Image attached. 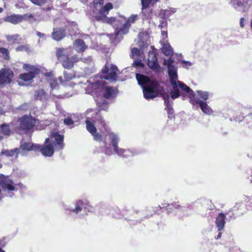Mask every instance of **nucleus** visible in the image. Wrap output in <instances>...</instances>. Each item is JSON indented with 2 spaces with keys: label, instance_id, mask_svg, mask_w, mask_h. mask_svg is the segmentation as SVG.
<instances>
[{
  "label": "nucleus",
  "instance_id": "c9c22d12",
  "mask_svg": "<svg viewBox=\"0 0 252 252\" xmlns=\"http://www.w3.org/2000/svg\"><path fill=\"white\" fill-rule=\"evenodd\" d=\"M142 9L147 8L152 2V0H141Z\"/></svg>",
  "mask_w": 252,
  "mask_h": 252
},
{
  "label": "nucleus",
  "instance_id": "f03ea898",
  "mask_svg": "<svg viewBox=\"0 0 252 252\" xmlns=\"http://www.w3.org/2000/svg\"><path fill=\"white\" fill-rule=\"evenodd\" d=\"M104 0H97L94 2L95 9L93 10V16L94 18L103 23L112 24L115 22L116 19L114 17H108L109 11L113 8L111 3H107L104 7L101 6L103 4Z\"/></svg>",
  "mask_w": 252,
  "mask_h": 252
},
{
  "label": "nucleus",
  "instance_id": "603ef678",
  "mask_svg": "<svg viewBox=\"0 0 252 252\" xmlns=\"http://www.w3.org/2000/svg\"><path fill=\"white\" fill-rule=\"evenodd\" d=\"M27 106H28V105H27V104H24V105H22V106H20V107H19V108L20 109H25V108L26 109V107H27Z\"/></svg>",
  "mask_w": 252,
  "mask_h": 252
},
{
  "label": "nucleus",
  "instance_id": "58836bf2",
  "mask_svg": "<svg viewBox=\"0 0 252 252\" xmlns=\"http://www.w3.org/2000/svg\"><path fill=\"white\" fill-rule=\"evenodd\" d=\"M139 36V41L138 42L137 44L141 48H144L147 46V44L144 41L142 40V39H140V34H138Z\"/></svg>",
  "mask_w": 252,
  "mask_h": 252
},
{
  "label": "nucleus",
  "instance_id": "de8ad7c7",
  "mask_svg": "<svg viewBox=\"0 0 252 252\" xmlns=\"http://www.w3.org/2000/svg\"><path fill=\"white\" fill-rule=\"evenodd\" d=\"M96 84L98 85H102L104 86L105 85V82L102 80H99L96 81Z\"/></svg>",
  "mask_w": 252,
  "mask_h": 252
},
{
  "label": "nucleus",
  "instance_id": "c756f323",
  "mask_svg": "<svg viewBox=\"0 0 252 252\" xmlns=\"http://www.w3.org/2000/svg\"><path fill=\"white\" fill-rule=\"evenodd\" d=\"M199 96L203 101L207 100L209 98V94L207 92H204L201 91H197Z\"/></svg>",
  "mask_w": 252,
  "mask_h": 252
},
{
  "label": "nucleus",
  "instance_id": "680f3d73",
  "mask_svg": "<svg viewBox=\"0 0 252 252\" xmlns=\"http://www.w3.org/2000/svg\"><path fill=\"white\" fill-rule=\"evenodd\" d=\"M1 165L0 164V168L1 167Z\"/></svg>",
  "mask_w": 252,
  "mask_h": 252
},
{
  "label": "nucleus",
  "instance_id": "09e8293b",
  "mask_svg": "<svg viewBox=\"0 0 252 252\" xmlns=\"http://www.w3.org/2000/svg\"><path fill=\"white\" fill-rule=\"evenodd\" d=\"M182 63H183L186 64V65H189V66H191L192 65V63L190 62L186 61H182Z\"/></svg>",
  "mask_w": 252,
  "mask_h": 252
},
{
  "label": "nucleus",
  "instance_id": "79ce46f5",
  "mask_svg": "<svg viewBox=\"0 0 252 252\" xmlns=\"http://www.w3.org/2000/svg\"><path fill=\"white\" fill-rule=\"evenodd\" d=\"M92 135L93 136L94 139L95 141H101L102 139L101 135L99 133H97L96 132H94L93 134H92Z\"/></svg>",
  "mask_w": 252,
  "mask_h": 252
},
{
  "label": "nucleus",
  "instance_id": "9d476101",
  "mask_svg": "<svg viewBox=\"0 0 252 252\" xmlns=\"http://www.w3.org/2000/svg\"><path fill=\"white\" fill-rule=\"evenodd\" d=\"M13 77V73L9 69H1L0 70V86L9 84Z\"/></svg>",
  "mask_w": 252,
  "mask_h": 252
},
{
  "label": "nucleus",
  "instance_id": "e433bc0d",
  "mask_svg": "<svg viewBox=\"0 0 252 252\" xmlns=\"http://www.w3.org/2000/svg\"><path fill=\"white\" fill-rule=\"evenodd\" d=\"M35 5L41 6L45 3L46 0H30Z\"/></svg>",
  "mask_w": 252,
  "mask_h": 252
},
{
  "label": "nucleus",
  "instance_id": "4be33fe9",
  "mask_svg": "<svg viewBox=\"0 0 252 252\" xmlns=\"http://www.w3.org/2000/svg\"><path fill=\"white\" fill-rule=\"evenodd\" d=\"M10 134V130L8 125L4 124L0 126V140H2L3 135L8 136Z\"/></svg>",
  "mask_w": 252,
  "mask_h": 252
},
{
  "label": "nucleus",
  "instance_id": "dca6fc26",
  "mask_svg": "<svg viewBox=\"0 0 252 252\" xmlns=\"http://www.w3.org/2000/svg\"><path fill=\"white\" fill-rule=\"evenodd\" d=\"M102 72L104 74V75L101 76L102 79L109 80L110 81H115L116 80L117 74L116 71H110L109 72L108 67L106 65L104 68L102 69Z\"/></svg>",
  "mask_w": 252,
  "mask_h": 252
},
{
  "label": "nucleus",
  "instance_id": "4468645a",
  "mask_svg": "<svg viewBox=\"0 0 252 252\" xmlns=\"http://www.w3.org/2000/svg\"><path fill=\"white\" fill-rule=\"evenodd\" d=\"M65 36V30L63 28H55L52 33V38L56 41L62 40Z\"/></svg>",
  "mask_w": 252,
  "mask_h": 252
},
{
  "label": "nucleus",
  "instance_id": "864d4df0",
  "mask_svg": "<svg viewBox=\"0 0 252 252\" xmlns=\"http://www.w3.org/2000/svg\"><path fill=\"white\" fill-rule=\"evenodd\" d=\"M161 34H162V35H163V36L164 35H165V37H167V32L163 31V32H162Z\"/></svg>",
  "mask_w": 252,
  "mask_h": 252
},
{
  "label": "nucleus",
  "instance_id": "ddd939ff",
  "mask_svg": "<svg viewBox=\"0 0 252 252\" xmlns=\"http://www.w3.org/2000/svg\"><path fill=\"white\" fill-rule=\"evenodd\" d=\"M39 71V70L36 67H31L30 72L20 74V78L25 81H30L35 77V75L37 74Z\"/></svg>",
  "mask_w": 252,
  "mask_h": 252
},
{
  "label": "nucleus",
  "instance_id": "1a4fd4ad",
  "mask_svg": "<svg viewBox=\"0 0 252 252\" xmlns=\"http://www.w3.org/2000/svg\"><path fill=\"white\" fill-rule=\"evenodd\" d=\"M137 20V15H132L127 19L126 22L123 25V26L119 29L117 28L116 31L117 35L125 34L128 32L131 24L134 23Z\"/></svg>",
  "mask_w": 252,
  "mask_h": 252
},
{
  "label": "nucleus",
  "instance_id": "5701e85b",
  "mask_svg": "<svg viewBox=\"0 0 252 252\" xmlns=\"http://www.w3.org/2000/svg\"><path fill=\"white\" fill-rule=\"evenodd\" d=\"M116 91L113 87H107L105 89L103 96L106 99L113 97L115 95Z\"/></svg>",
  "mask_w": 252,
  "mask_h": 252
},
{
  "label": "nucleus",
  "instance_id": "bb28decb",
  "mask_svg": "<svg viewBox=\"0 0 252 252\" xmlns=\"http://www.w3.org/2000/svg\"><path fill=\"white\" fill-rule=\"evenodd\" d=\"M2 153L6 156L14 157L15 158H17L18 154H20V150L19 148H15L13 150H5L2 152Z\"/></svg>",
  "mask_w": 252,
  "mask_h": 252
},
{
  "label": "nucleus",
  "instance_id": "ea45409f",
  "mask_svg": "<svg viewBox=\"0 0 252 252\" xmlns=\"http://www.w3.org/2000/svg\"><path fill=\"white\" fill-rule=\"evenodd\" d=\"M80 60L83 62L86 63H90L92 61V59L91 56H88L87 57H84L82 58L79 59V60Z\"/></svg>",
  "mask_w": 252,
  "mask_h": 252
},
{
  "label": "nucleus",
  "instance_id": "a19ab883",
  "mask_svg": "<svg viewBox=\"0 0 252 252\" xmlns=\"http://www.w3.org/2000/svg\"><path fill=\"white\" fill-rule=\"evenodd\" d=\"M231 3H232V6H233L234 8L237 10H240L238 9V7H241L243 6V3L240 0L237 1L236 4H233L232 1H231Z\"/></svg>",
  "mask_w": 252,
  "mask_h": 252
},
{
  "label": "nucleus",
  "instance_id": "7ed1b4c3",
  "mask_svg": "<svg viewBox=\"0 0 252 252\" xmlns=\"http://www.w3.org/2000/svg\"><path fill=\"white\" fill-rule=\"evenodd\" d=\"M63 136L58 133H52L50 138H46L45 143L48 144L40 149L41 153L46 157H51L54 153V146L57 150H61L64 147Z\"/></svg>",
  "mask_w": 252,
  "mask_h": 252
},
{
  "label": "nucleus",
  "instance_id": "6e6552de",
  "mask_svg": "<svg viewBox=\"0 0 252 252\" xmlns=\"http://www.w3.org/2000/svg\"><path fill=\"white\" fill-rule=\"evenodd\" d=\"M38 123V120L24 116L21 119L20 127L23 129H30Z\"/></svg>",
  "mask_w": 252,
  "mask_h": 252
},
{
  "label": "nucleus",
  "instance_id": "f257e3e1",
  "mask_svg": "<svg viewBox=\"0 0 252 252\" xmlns=\"http://www.w3.org/2000/svg\"><path fill=\"white\" fill-rule=\"evenodd\" d=\"M136 78L138 84L142 87L144 97L147 99H151L158 96L159 94L162 97L165 109L168 111H172L171 105L169 102V95L165 92L164 88L159 85L156 81L152 80L146 76L137 73Z\"/></svg>",
  "mask_w": 252,
  "mask_h": 252
},
{
  "label": "nucleus",
  "instance_id": "5fc2aeb1",
  "mask_svg": "<svg viewBox=\"0 0 252 252\" xmlns=\"http://www.w3.org/2000/svg\"><path fill=\"white\" fill-rule=\"evenodd\" d=\"M59 80L60 81V83L63 84H64V82L63 80L62 77L60 76L59 78Z\"/></svg>",
  "mask_w": 252,
  "mask_h": 252
},
{
  "label": "nucleus",
  "instance_id": "f704fd0d",
  "mask_svg": "<svg viewBox=\"0 0 252 252\" xmlns=\"http://www.w3.org/2000/svg\"><path fill=\"white\" fill-rule=\"evenodd\" d=\"M16 51H25L27 52H30V50L28 45H20L18 46L16 49Z\"/></svg>",
  "mask_w": 252,
  "mask_h": 252
},
{
  "label": "nucleus",
  "instance_id": "13d9d810",
  "mask_svg": "<svg viewBox=\"0 0 252 252\" xmlns=\"http://www.w3.org/2000/svg\"><path fill=\"white\" fill-rule=\"evenodd\" d=\"M3 11V9L2 8L0 7V13H1Z\"/></svg>",
  "mask_w": 252,
  "mask_h": 252
},
{
  "label": "nucleus",
  "instance_id": "2f4dec72",
  "mask_svg": "<svg viewBox=\"0 0 252 252\" xmlns=\"http://www.w3.org/2000/svg\"><path fill=\"white\" fill-rule=\"evenodd\" d=\"M97 104L100 108V110H107L108 109V103L105 100H103L100 101H97Z\"/></svg>",
  "mask_w": 252,
  "mask_h": 252
},
{
  "label": "nucleus",
  "instance_id": "3c124183",
  "mask_svg": "<svg viewBox=\"0 0 252 252\" xmlns=\"http://www.w3.org/2000/svg\"><path fill=\"white\" fill-rule=\"evenodd\" d=\"M244 18H241V19H240V26L241 27H243L244 26Z\"/></svg>",
  "mask_w": 252,
  "mask_h": 252
},
{
  "label": "nucleus",
  "instance_id": "49530a36",
  "mask_svg": "<svg viewBox=\"0 0 252 252\" xmlns=\"http://www.w3.org/2000/svg\"><path fill=\"white\" fill-rule=\"evenodd\" d=\"M36 34L39 38H43L44 39H46V36L44 33H41L39 32H36Z\"/></svg>",
  "mask_w": 252,
  "mask_h": 252
},
{
  "label": "nucleus",
  "instance_id": "4d7b16f0",
  "mask_svg": "<svg viewBox=\"0 0 252 252\" xmlns=\"http://www.w3.org/2000/svg\"><path fill=\"white\" fill-rule=\"evenodd\" d=\"M159 0H152V1H153L154 3H156L158 2Z\"/></svg>",
  "mask_w": 252,
  "mask_h": 252
},
{
  "label": "nucleus",
  "instance_id": "f3484780",
  "mask_svg": "<svg viewBox=\"0 0 252 252\" xmlns=\"http://www.w3.org/2000/svg\"><path fill=\"white\" fill-rule=\"evenodd\" d=\"M4 21L16 25L22 22V17L21 16V15L13 14L6 16L4 19Z\"/></svg>",
  "mask_w": 252,
  "mask_h": 252
},
{
  "label": "nucleus",
  "instance_id": "052dcab7",
  "mask_svg": "<svg viewBox=\"0 0 252 252\" xmlns=\"http://www.w3.org/2000/svg\"><path fill=\"white\" fill-rule=\"evenodd\" d=\"M251 28L252 29V20L251 23Z\"/></svg>",
  "mask_w": 252,
  "mask_h": 252
},
{
  "label": "nucleus",
  "instance_id": "7c9ffc66",
  "mask_svg": "<svg viewBox=\"0 0 252 252\" xmlns=\"http://www.w3.org/2000/svg\"><path fill=\"white\" fill-rule=\"evenodd\" d=\"M6 38L8 41H11L13 43H18L19 35L18 34H14L12 35H8L6 36Z\"/></svg>",
  "mask_w": 252,
  "mask_h": 252
},
{
  "label": "nucleus",
  "instance_id": "c85d7f7f",
  "mask_svg": "<svg viewBox=\"0 0 252 252\" xmlns=\"http://www.w3.org/2000/svg\"><path fill=\"white\" fill-rule=\"evenodd\" d=\"M22 17V21L24 20H28L30 23H33L35 21V19L33 18V16L32 14H25L21 15Z\"/></svg>",
  "mask_w": 252,
  "mask_h": 252
},
{
  "label": "nucleus",
  "instance_id": "6e6d98bb",
  "mask_svg": "<svg viewBox=\"0 0 252 252\" xmlns=\"http://www.w3.org/2000/svg\"><path fill=\"white\" fill-rule=\"evenodd\" d=\"M221 235H222V233L221 232H220L218 234V236H217V239H220L221 237Z\"/></svg>",
  "mask_w": 252,
  "mask_h": 252
},
{
  "label": "nucleus",
  "instance_id": "a18cd8bd",
  "mask_svg": "<svg viewBox=\"0 0 252 252\" xmlns=\"http://www.w3.org/2000/svg\"><path fill=\"white\" fill-rule=\"evenodd\" d=\"M63 122L65 125H68V126H69V125H72L74 124L73 121L70 118H67L64 119Z\"/></svg>",
  "mask_w": 252,
  "mask_h": 252
},
{
  "label": "nucleus",
  "instance_id": "4c0bfd02",
  "mask_svg": "<svg viewBox=\"0 0 252 252\" xmlns=\"http://www.w3.org/2000/svg\"><path fill=\"white\" fill-rule=\"evenodd\" d=\"M132 64L136 67H143L144 66V64L142 63L141 60H135Z\"/></svg>",
  "mask_w": 252,
  "mask_h": 252
},
{
  "label": "nucleus",
  "instance_id": "9b49d317",
  "mask_svg": "<svg viewBox=\"0 0 252 252\" xmlns=\"http://www.w3.org/2000/svg\"><path fill=\"white\" fill-rule=\"evenodd\" d=\"M46 76L49 77L48 82L51 87V94L57 97L58 94L56 93V92L59 88V84L58 83L57 80L55 79L52 72L47 73Z\"/></svg>",
  "mask_w": 252,
  "mask_h": 252
},
{
  "label": "nucleus",
  "instance_id": "a211bd4d",
  "mask_svg": "<svg viewBox=\"0 0 252 252\" xmlns=\"http://www.w3.org/2000/svg\"><path fill=\"white\" fill-rule=\"evenodd\" d=\"M70 48H59L57 51V57L59 61L67 60L69 55Z\"/></svg>",
  "mask_w": 252,
  "mask_h": 252
},
{
  "label": "nucleus",
  "instance_id": "0eeeda50",
  "mask_svg": "<svg viewBox=\"0 0 252 252\" xmlns=\"http://www.w3.org/2000/svg\"><path fill=\"white\" fill-rule=\"evenodd\" d=\"M190 102L194 108H197V105H199L202 112L206 115H211L213 112L212 108L208 106L206 102L199 98L190 97Z\"/></svg>",
  "mask_w": 252,
  "mask_h": 252
},
{
  "label": "nucleus",
  "instance_id": "39448f33",
  "mask_svg": "<svg viewBox=\"0 0 252 252\" xmlns=\"http://www.w3.org/2000/svg\"><path fill=\"white\" fill-rule=\"evenodd\" d=\"M173 63V61L171 59H168L164 61V64L167 66L168 74L172 89H176V80L178 79L177 68Z\"/></svg>",
  "mask_w": 252,
  "mask_h": 252
},
{
  "label": "nucleus",
  "instance_id": "423d86ee",
  "mask_svg": "<svg viewBox=\"0 0 252 252\" xmlns=\"http://www.w3.org/2000/svg\"><path fill=\"white\" fill-rule=\"evenodd\" d=\"M179 88L183 92L189 94V98L190 97L195 98L194 92L183 82L178 81H177V89H173V90L170 92L171 97L172 99H175L180 96V94L179 90Z\"/></svg>",
  "mask_w": 252,
  "mask_h": 252
},
{
  "label": "nucleus",
  "instance_id": "72a5a7b5",
  "mask_svg": "<svg viewBox=\"0 0 252 252\" xmlns=\"http://www.w3.org/2000/svg\"><path fill=\"white\" fill-rule=\"evenodd\" d=\"M141 51L137 48H133L131 50V56L133 59H136L140 56Z\"/></svg>",
  "mask_w": 252,
  "mask_h": 252
},
{
  "label": "nucleus",
  "instance_id": "6ab92c4d",
  "mask_svg": "<svg viewBox=\"0 0 252 252\" xmlns=\"http://www.w3.org/2000/svg\"><path fill=\"white\" fill-rule=\"evenodd\" d=\"M73 47L75 50L78 53L83 52L87 48L84 41L80 39H76L73 43Z\"/></svg>",
  "mask_w": 252,
  "mask_h": 252
},
{
  "label": "nucleus",
  "instance_id": "bf43d9fd",
  "mask_svg": "<svg viewBox=\"0 0 252 252\" xmlns=\"http://www.w3.org/2000/svg\"><path fill=\"white\" fill-rule=\"evenodd\" d=\"M0 252H5V251L0 248Z\"/></svg>",
  "mask_w": 252,
  "mask_h": 252
},
{
  "label": "nucleus",
  "instance_id": "20e7f679",
  "mask_svg": "<svg viewBox=\"0 0 252 252\" xmlns=\"http://www.w3.org/2000/svg\"><path fill=\"white\" fill-rule=\"evenodd\" d=\"M97 118H95V122H98L100 124L103 128L105 130L106 132L108 133L109 136V139L111 140V143L112 146L114 148L115 152L119 156L123 157H127L131 156L132 153L128 150H124L123 149H120L118 146V142L119 139L117 134L113 132H110L109 129L105 125L104 120L100 116L98 113L96 114Z\"/></svg>",
  "mask_w": 252,
  "mask_h": 252
},
{
  "label": "nucleus",
  "instance_id": "a878e982",
  "mask_svg": "<svg viewBox=\"0 0 252 252\" xmlns=\"http://www.w3.org/2000/svg\"><path fill=\"white\" fill-rule=\"evenodd\" d=\"M83 207L86 208L87 207L85 206V205L82 200H78L75 203V208L73 209L70 208L69 210L75 214H78L82 211Z\"/></svg>",
  "mask_w": 252,
  "mask_h": 252
},
{
  "label": "nucleus",
  "instance_id": "c03bdc74",
  "mask_svg": "<svg viewBox=\"0 0 252 252\" xmlns=\"http://www.w3.org/2000/svg\"><path fill=\"white\" fill-rule=\"evenodd\" d=\"M0 54L3 57H6L8 55L7 50L4 48H0Z\"/></svg>",
  "mask_w": 252,
  "mask_h": 252
},
{
  "label": "nucleus",
  "instance_id": "2eb2a0df",
  "mask_svg": "<svg viewBox=\"0 0 252 252\" xmlns=\"http://www.w3.org/2000/svg\"><path fill=\"white\" fill-rule=\"evenodd\" d=\"M147 64L152 69H157L159 66L156 55L153 52H149Z\"/></svg>",
  "mask_w": 252,
  "mask_h": 252
},
{
  "label": "nucleus",
  "instance_id": "f8f14e48",
  "mask_svg": "<svg viewBox=\"0 0 252 252\" xmlns=\"http://www.w3.org/2000/svg\"><path fill=\"white\" fill-rule=\"evenodd\" d=\"M19 149L20 154L24 156L27 152L32 150L35 151L40 149V147L38 144H33L31 142H24L21 143Z\"/></svg>",
  "mask_w": 252,
  "mask_h": 252
},
{
  "label": "nucleus",
  "instance_id": "393cba45",
  "mask_svg": "<svg viewBox=\"0 0 252 252\" xmlns=\"http://www.w3.org/2000/svg\"><path fill=\"white\" fill-rule=\"evenodd\" d=\"M162 51L163 54L166 56H170L173 55L172 48L168 43H163L162 47Z\"/></svg>",
  "mask_w": 252,
  "mask_h": 252
},
{
  "label": "nucleus",
  "instance_id": "cd10ccee",
  "mask_svg": "<svg viewBox=\"0 0 252 252\" xmlns=\"http://www.w3.org/2000/svg\"><path fill=\"white\" fill-rule=\"evenodd\" d=\"M85 122L86 124V128L90 133L93 134V133L96 131L95 127L89 120L87 119Z\"/></svg>",
  "mask_w": 252,
  "mask_h": 252
},
{
  "label": "nucleus",
  "instance_id": "412c9836",
  "mask_svg": "<svg viewBox=\"0 0 252 252\" xmlns=\"http://www.w3.org/2000/svg\"><path fill=\"white\" fill-rule=\"evenodd\" d=\"M72 61H71L68 58L67 60L64 61H60L63 62V65L65 68H70L73 66L74 62H77L79 61V58H77L76 56L72 57Z\"/></svg>",
  "mask_w": 252,
  "mask_h": 252
},
{
  "label": "nucleus",
  "instance_id": "37998d69",
  "mask_svg": "<svg viewBox=\"0 0 252 252\" xmlns=\"http://www.w3.org/2000/svg\"><path fill=\"white\" fill-rule=\"evenodd\" d=\"M104 147H105V153H106L108 155H111L112 154L111 148L107 145V144L106 143L105 141H104Z\"/></svg>",
  "mask_w": 252,
  "mask_h": 252
},
{
  "label": "nucleus",
  "instance_id": "473e14b6",
  "mask_svg": "<svg viewBox=\"0 0 252 252\" xmlns=\"http://www.w3.org/2000/svg\"><path fill=\"white\" fill-rule=\"evenodd\" d=\"M63 77L64 82H68L72 80L75 77V75L72 73H68L67 71H64L63 73Z\"/></svg>",
  "mask_w": 252,
  "mask_h": 252
},
{
  "label": "nucleus",
  "instance_id": "aec40b11",
  "mask_svg": "<svg viewBox=\"0 0 252 252\" xmlns=\"http://www.w3.org/2000/svg\"><path fill=\"white\" fill-rule=\"evenodd\" d=\"M225 216L222 213H220L218 217L217 218L216 224L219 231H220L223 229L225 224Z\"/></svg>",
  "mask_w": 252,
  "mask_h": 252
},
{
  "label": "nucleus",
  "instance_id": "8fccbe9b",
  "mask_svg": "<svg viewBox=\"0 0 252 252\" xmlns=\"http://www.w3.org/2000/svg\"><path fill=\"white\" fill-rule=\"evenodd\" d=\"M117 70V67L115 65H112L111 66V71H116Z\"/></svg>",
  "mask_w": 252,
  "mask_h": 252
},
{
  "label": "nucleus",
  "instance_id": "b1692460",
  "mask_svg": "<svg viewBox=\"0 0 252 252\" xmlns=\"http://www.w3.org/2000/svg\"><path fill=\"white\" fill-rule=\"evenodd\" d=\"M34 97L36 99L44 101L47 99V95L43 90L40 89L35 92Z\"/></svg>",
  "mask_w": 252,
  "mask_h": 252
}]
</instances>
